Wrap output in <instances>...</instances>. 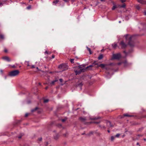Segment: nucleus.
Returning <instances> with one entry per match:
<instances>
[{
    "mask_svg": "<svg viewBox=\"0 0 146 146\" xmlns=\"http://www.w3.org/2000/svg\"><path fill=\"white\" fill-rule=\"evenodd\" d=\"M100 121L96 122V121H93V122H92V123H93L98 124V123H100Z\"/></svg>",
    "mask_w": 146,
    "mask_h": 146,
    "instance_id": "2f4dec72",
    "label": "nucleus"
},
{
    "mask_svg": "<svg viewBox=\"0 0 146 146\" xmlns=\"http://www.w3.org/2000/svg\"><path fill=\"white\" fill-rule=\"evenodd\" d=\"M79 119L82 122H83L86 120V118L84 117H80Z\"/></svg>",
    "mask_w": 146,
    "mask_h": 146,
    "instance_id": "9b49d317",
    "label": "nucleus"
},
{
    "mask_svg": "<svg viewBox=\"0 0 146 146\" xmlns=\"http://www.w3.org/2000/svg\"><path fill=\"white\" fill-rule=\"evenodd\" d=\"M103 57V56L102 54H101L99 56H98V60H100L102 59V58Z\"/></svg>",
    "mask_w": 146,
    "mask_h": 146,
    "instance_id": "a211bd4d",
    "label": "nucleus"
},
{
    "mask_svg": "<svg viewBox=\"0 0 146 146\" xmlns=\"http://www.w3.org/2000/svg\"><path fill=\"white\" fill-rule=\"evenodd\" d=\"M139 137L138 138H133V141H135L137 139H139Z\"/></svg>",
    "mask_w": 146,
    "mask_h": 146,
    "instance_id": "4c0bfd02",
    "label": "nucleus"
},
{
    "mask_svg": "<svg viewBox=\"0 0 146 146\" xmlns=\"http://www.w3.org/2000/svg\"><path fill=\"white\" fill-rule=\"evenodd\" d=\"M136 8L138 10H139L140 8V7L138 5H137L136 6Z\"/></svg>",
    "mask_w": 146,
    "mask_h": 146,
    "instance_id": "c85d7f7f",
    "label": "nucleus"
},
{
    "mask_svg": "<svg viewBox=\"0 0 146 146\" xmlns=\"http://www.w3.org/2000/svg\"><path fill=\"white\" fill-rule=\"evenodd\" d=\"M4 51L5 53H7V50L6 49H5L4 50Z\"/></svg>",
    "mask_w": 146,
    "mask_h": 146,
    "instance_id": "c03bdc74",
    "label": "nucleus"
},
{
    "mask_svg": "<svg viewBox=\"0 0 146 146\" xmlns=\"http://www.w3.org/2000/svg\"><path fill=\"white\" fill-rule=\"evenodd\" d=\"M143 117L144 118H146V115H144Z\"/></svg>",
    "mask_w": 146,
    "mask_h": 146,
    "instance_id": "13d9d810",
    "label": "nucleus"
},
{
    "mask_svg": "<svg viewBox=\"0 0 146 146\" xmlns=\"http://www.w3.org/2000/svg\"><path fill=\"white\" fill-rule=\"evenodd\" d=\"M53 72H49V73H50V74H52V73Z\"/></svg>",
    "mask_w": 146,
    "mask_h": 146,
    "instance_id": "680f3d73",
    "label": "nucleus"
},
{
    "mask_svg": "<svg viewBox=\"0 0 146 146\" xmlns=\"http://www.w3.org/2000/svg\"><path fill=\"white\" fill-rule=\"evenodd\" d=\"M48 143L47 142H46V146H47V145H48Z\"/></svg>",
    "mask_w": 146,
    "mask_h": 146,
    "instance_id": "bf43d9fd",
    "label": "nucleus"
},
{
    "mask_svg": "<svg viewBox=\"0 0 146 146\" xmlns=\"http://www.w3.org/2000/svg\"><path fill=\"white\" fill-rule=\"evenodd\" d=\"M3 59H4L5 60H7L8 61H10L11 60L10 59H9V57H8L7 56H4V57H3Z\"/></svg>",
    "mask_w": 146,
    "mask_h": 146,
    "instance_id": "f8f14e48",
    "label": "nucleus"
},
{
    "mask_svg": "<svg viewBox=\"0 0 146 146\" xmlns=\"http://www.w3.org/2000/svg\"><path fill=\"white\" fill-rule=\"evenodd\" d=\"M134 117V116L133 115H129L128 113L124 114L123 115V116L122 118L123 117Z\"/></svg>",
    "mask_w": 146,
    "mask_h": 146,
    "instance_id": "9d476101",
    "label": "nucleus"
},
{
    "mask_svg": "<svg viewBox=\"0 0 146 146\" xmlns=\"http://www.w3.org/2000/svg\"><path fill=\"white\" fill-rule=\"evenodd\" d=\"M143 14L145 15H146V11H145L143 12Z\"/></svg>",
    "mask_w": 146,
    "mask_h": 146,
    "instance_id": "864d4df0",
    "label": "nucleus"
},
{
    "mask_svg": "<svg viewBox=\"0 0 146 146\" xmlns=\"http://www.w3.org/2000/svg\"><path fill=\"white\" fill-rule=\"evenodd\" d=\"M93 65V66H95L96 65H97V66H98V63H97V62L96 61H94L93 63L92 64Z\"/></svg>",
    "mask_w": 146,
    "mask_h": 146,
    "instance_id": "2eb2a0df",
    "label": "nucleus"
},
{
    "mask_svg": "<svg viewBox=\"0 0 146 146\" xmlns=\"http://www.w3.org/2000/svg\"><path fill=\"white\" fill-rule=\"evenodd\" d=\"M48 101V99H45L44 100V102L45 103L47 102Z\"/></svg>",
    "mask_w": 146,
    "mask_h": 146,
    "instance_id": "7c9ffc66",
    "label": "nucleus"
},
{
    "mask_svg": "<svg viewBox=\"0 0 146 146\" xmlns=\"http://www.w3.org/2000/svg\"><path fill=\"white\" fill-rule=\"evenodd\" d=\"M143 140L145 141H146V139L145 138H144L143 139Z\"/></svg>",
    "mask_w": 146,
    "mask_h": 146,
    "instance_id": "338daca9",
    "label": "nucleus"
},
{
    "mask_svg": "<svg viewBox=\"0 0 146 146\" xmlns=\"http://www.w3.org/2000/svg\"><path fill=\"white\" fill-rule=\"evenodd\" d=\"M19 71L18 70H16L11 71L8 74V76H15L19 75Z\"/></svg>",
    "mask_w": 146,
    "mask_h": 146,
    "instance_id": "7ed1b4c3",
    "label": "nucleus"
},
{
    "mask_svg": "<svg viewBox=\"0 0 146 146\" xmlns=\"http://www.w3.org/2000/svg\"><path fill=\"white\" fill-rule=\"evenodd\" d=\"M100 117H97L93 118H92V119H100Z\"/></svg>",
    "mask_w": 146,
    "mask_h": 146,
    "instance_id": "c756f323",
    "label": "nucleus"
},
{
    "mask_svg": "<svg viewBox=\"0 0 146 146\" xmlns=\"http://www.w3.org/2000/svg\"><path fill=\"white\" fill-rule=\"evenodd\" d=\"M36 68L38 70H39V69H38V67H36Z\"/></svg>",
    "mask_w": 146,
    "mask_h": 146,
    "instance_id": "774afa93",
    "label": "nucleus"
},
{
    "mask_svg": "<svg viewBox=\"0 0 146 146\" xmlns=\"http://www.w3.org/2000/svg\"><path fill=\"white\" fill-rule=\"evenodd\" d=\"M12 67L13 68H15V66L14 65L12 66Z\"/></svg>",
    "mask_w": 146,
    "mask_h": 146,
    "instance_id": "6e6d98bb",
    "label": "nucleus"
},
{
    "mask_svg": "<svg viewBox=\"0 0 146 146\" xmlns=\"http://www.w3.org/2000/svg\"><path fill=\"white\" fill-rule=\"evenodd\" d=\"M38 109V108L37 107H36L35 108L32 109L31 110V111L32 112H34L36 110Z\"/></svg>",
    "mask_w": 146,
    "mask_h": 146,
    "instance_id": "aec40b11",
    "label": "nucleus"
},
{
    "mask_svg": "<svg viewBox=\"0 0 146 146\" xmlns=\"http://www.w3.org/2000/svg\"><path fill=\"white\" fill-rule=\"evenodd\" d=\"M125 36L126 40H129V42L128 43V44L131 47H133L134 46V42L132 40L133 36H130L127 34L125 35Z\"/></svg>",
    "mask_w": 146,
    "mask_h": 146,
    "instance_id": "f257e3e1",
    "label": "nucleus"
},
{
    "mask_svg": "<svg viewBox=\"0 0 146 146\" xmlns=\"http://www.w3.org/2000/svg\"><path fill=\"white\" fill-rule=\"evenodd\" d=\"M59 80L61 82H62L63 81V80L62 78L60 79Z\"/></svg>",
    "mask_w": 146,
    "mask_h": 146,
    "instance_id": "37998d69",
    "label": "nucleus"
},
{
    "mask_svg": "<svg viewBox=\"0 0 146 146\" xmlns=\"http://www.w3.org/2000/svg\"><path fill=\"white\" fill-rule=\"evenodd\" d=\"M77 0H71V1L72 3L76 1Z\"/></svg>",
    "mask_w": 146,
    "mask_h": 146,
    "instance_id": "a19ab883",
    "label": "nucleus"
},
{
    "mask_svg": "<svg viewBox=\"0 0 146 146\" xmlns=\"http://www.w3.org/2000/svg\"><path fill=\"white\" fill-rule=\"evenodd\" d=\"M93 65V66H95L96 65H97V66H98V63H97V62L96 61H94L93 63L92 64Z\"/></svg>",
    "mask_w": 146,
    "mask_h": 146,
    "instance_id": "dca6fc26",
    "label": "nucleus"
},
{
    "mask_svg": "<svg viewBox=\"0 0 146 146\" xmlns=\"http://www.w3.org/2000/svg\"><path fill=\"white\" fill-rule=\"evenodd\" d=\"M35 68V66L34 65H32L31 66V68Z\"/></svg>",
    "mask_w": 146,
    "mask_h": 146,
    "instance_id": "49530a36",
    "label": "nucleus"
},
{
    "mask_svg": "<svg viewBox=\"0 0 146 146\" xmlns=\"http://www.w3.org/2000/svg\"><path fill=\"white\" fill-rule=\"evenodd\" d=\"M55 80L52 81L51 83H50V85L51 86L54 85L55 84V82H57L58 81V78H57L56 77L55 78Z\"/></svg>",
    "mask_w": 146,
    "mask_h": 146,
    "instance_id": "0eeeda50",
    "label": "nucleus"
},
{
    "mask_svg": "<svg viewBox=\"0 0 146 146\" xmlns=\"http://www.w3.org/2000/svg\"><path fill=\"white\" fill-rule=\"evenodd\" d=\"M107 125H109L111 127H113V126L111 124V123L110 121H107Z\"/></svg>",
    "mask_w": 146,
    "mask_h": 146,
    "instance_id": "6ab92c4d",
    "label": "nucleus"
},
{
    "mask_svg": "<svg viewBox=\"0 0 146 146\" xmlns=\"http://www.w3.org/2000/svg\"><path fill=\"white\" fill-rule=\"evenodd\" d=\"M54 139L55 140H57L58 139L59 137V135L58 134H56L54 136Z\"/></svg>",
    "mask_w": 146,
    "mask_h": 146,
    "instance_id": "4468645a",
    "label": "nucleus"
},
{
    "mask_svg": "<svg viewBox=\"0 0 146 146\" xmlns=\"http://www.w3.org/2000/svg\"><path fill=\"white\" fill-rule=\"evenodd\" d=\"M0 38L1 39H3L4 38V36L3 35H0Z\"/></svg>",
    "mask_w": 146,
    "mask_h": 146,
    "instance_id": "473e14b6",
    "label": "nucleus"
},
{
    "mask_svg": "<svg viewBox=\"0 0 146 146\" xmlns=\"http://www.w3.org/2000/svg\"><path fill=\"white\" fill-rule=\"evenodd\" d=\"M44 53L45 54H50L51 53V52H48L47 51H46Z\"/></svg>",
    "mask_w": 146,
    "mask_h": 146,
    "instance_id": "a878e982",
    "label": "nucleus"
},
{
    "mask_svg": "<svg viewBox=\"0 0 146 146\" xmlns=\"http://www.w3.org/2000/svg\"><path fill=\"white\" fill-rule=\"evenodd\" d=\"M112 46H113V47L114 48H115L117 46V44H112Z\"/></svg>",
    "mask_w": 146,
    "mask_h": 146,
    "instance_id": "5701e85b",
    "label": "nucleus"
},
{
    "mask_svg": "<svg viewBox=\"0 0 146 146\" xmlns=\"http://www.w3.org/2000/svg\"><path fill=\"white\" fill-rule=\"evenodd\" d=\"M125 6H126L125 4H123L122 5H121L120 6V7L125 8Z\"/></svg>",
    "mask_w": 146,
    "mask_h": 146,
    "instance_id": "b1692460",
    "label": "nucleus"
},
{
    "mask_svg": "<svg viewBox=\"0 0 146 146\" xmlns=\"http://www.w3.org/2000/svg\"><path fill=\"white\" fill-rule=\"evenodd\" d=\"M27 9H30L31 8V6H28V7H27Z\"/></svg>",
    "mask_w": 146,
    "mask_h": 146,
    "instance_id": "a18cd8bd",
    "label": "nucleus"
},
{
    "mask_svg": "<svg viewBox=\"0 0 146 146\" xmlns=\"http://www.w3.org/2000/svg\"><path fill=\"white\" fill-rule=\"evenodd\" d=\"M120 134H117L115 135V137H119L120 136Z\"/></svg>",
    "mask_w": 146,
    "mask_h": 146,
    "instance_id": "c9c22d12",
    "label": "nucleus"
},
{
    "mask_svg": "<svg viewBox=\"0 0 146 146\" xmlns=\"http://www.w3.org/2000/svg\"><path fill=\"white\" fill-rule=\"evenodd\" d=\"M137 145H139L140 146V145H139V143L138 142H137Z\"/></svg>",
    "mask_w": 146,
    "mask_h": 146,
    "instance_id": "052dcab7",
    "label": "nucleus"
},
{
    "mask_svg": "<svg viewBox=\"0 0 146 146\" xmlns=\"http://www.w3.org/2000/svg\"><path fill=\"white\" fill-rule=\"evenodd\" d=\"M58 68L62 71L65 70L68 68V66L67 65L65 64H60L58 66Z\"/></svg>",
    "mask_w": 146,
    "mask_h": 146,
    "instance_id": "20e7f679",
    "label": "nucleus"
},
{
    "mask_svg": "<svg viewBox=\"0 0 146 146\" xmlns=\"http://www.w3.org/2000/svg\"><path fill=\"white\" fill-rule=\"evenodd\" d=\"M24 135V134L22 133L20 134L18 136V138L19 139H21L22 137Z\"/></svg>",
    "mask_w": 146,
    "mask_h": 146,
    "instance_id": "4be33fe9",
    "label": "nucleus"
},
{
    "mask_svg": "<svg viewBox=\"0 0 146 146\" xmlns=\"http://www.w3.org/2000/svg\"><path fill=\"white\" fill-rule=\"evenodd\" d=\"M137 1L141 4H146V1L144 0H137Z\"/></svg>",
    "mask_w": 146,
    "mask_h": 146,
    "instance_id": "1a4fd4ad",
    "label": "nucleus"
},
{
    "mask_svg": "<svg viewBox=\"0 0 146 146\" xmlns=\"http://www.w3.org/2000/svg\"><path fill=\"white\" fill-rule=\"evenodd\" d=\"M121 57V54L119 53L113 54L112 57L111 58V60H113L114 59L119 60Z\"/></svg>",
    "mask_w": 146,
    "mask_h": 146,
    "instance_id": "39448f33",
    "label": "nucleus"
},
{
    "mask_svg": "<svg viewBox=\"0 0 146 146\" xmlns=\"http://www.w3.org/2000/svg\"><path fill=\"white\" fill-rule=\"evenodd\" d=\"M99 126L100 127H101V125H99ZM102 128H104V129H105V128H106V127H105V126H102Z\"/></svg>",
    "mask_w": 146,
    "mask_h": 146,
    "instance_id": "8fccbe9b",
    "label": "nucleus"
},
{
    "mask_svg": "<svg viewBox=\"0 0 146 146\" xmlns=\"http://www.w3.org/2000/svg\"><path fill=\"white\" fill-rule=\"evenodd\" d=\"M121 0L122 3H123V2L126 1L125 0Z\"/></svg>",
    "mask_w": 146,
    "mask_h": 146,
    "instance_id": "de8ad7c7",
    "label": "nucleus"
},
{
    "mask_svg": "<svg viewBox=\"0 0 146 146\" xmlns=\"http://www.w3.org/2000/svg\"><path fill=\"white\" fill-rule=\"evenodd\" d=\"M93 67L92 65H90L89 66L86 67V69L82 68V67L81 66H79L77 68L79 69L78 70H74V72L76 73V75H78L80 74L82 72H84L88 68H91Z\"/></svg>",
    "mask_w": 146,
    "mask_h": 146,
    "instance_id": "f03ea898",
    "label": "nucleus"
},
{
    "mask_svg": "<svg viewBox=\"0 0 146 146\" xmlns=\"http://www.w3.org/2000/svg\"><path fill=\"white\" fill-rule=\"evenodd\" d=\"M29 115V114L28 113H26L25 115V117H27Z\"/></svg>",
    "mask_w": 146,
    "mask_h": 146,
    "instance_id": "79ce46f5",
    "label": "nucleus"
},
{
    "mask_svg": "<svg viewBox=\"0 0 146 146\" xmlns=\"http://www.w3.org/2000/svg\"><path fill=\"white\" fill-rule=\"evenodd\" d=\"M83 84L82 83H80L78 84V86H80V87H81Z\"/></svg>",
    "mask_w": 146,
    "mask_h": 146,
    "instance_id": "72a5a7b5",
    "label": "nucleus"
},
{
    "mask_svg": "<svg viewBox=\"0 0 146 146\" xmlns=\"http://www.w3.org/2000/svg\"><path fill=\"white\" fill-rule=\"evenodd\" d=\"M114 137H113V136H112L111 137V141H113V140L114 139Z\"/></svg>",
    "mask_w": 146,
    "mask_h": 146,
    "instance_id": "cd10ccee",
    "label": "nucleus"
},
{
    "mask_svg": "<svg viewBox=\"0 0 146 146\" xmlns=\"http://www.w3.org/2000/svg\"><path fill=\"white\" fill-rule=\"evenodd\" d=\"M113 64V63H111L110 64H108V65H110V66H111V65H112Z\"/></svg>",
    "mask_w": 146,
    "mask_h": 146,
    "instance_id": "3c124183",
    "label": "nucleus"
},
{
    "mask_svg": "<svg viewBox=\"0 0 146 146\" xmlns=\"http://www.w3.org/2000/svg\"><path fill=\"white\" fill-rule=\"evenodd\" d=\"M65 2L68 3L70 0H63Z\"/></svg>",
    "mask_w": 146,
    "mask_h": 146,
    "instance_id": "e433bc0d",
    "label": "nucleus"
},
{
    "mask_svg": "<svg viewBox=\"0 0 146 146\" xmlns=\"http://www.w3.org/2000/svg\"><path fill=\"white\" fill-rule=\"evenodd\" d=\"M68 132H66L65 133L62 134V136L64 137H67L68 135Z\"/></svg>",
    "mask_w": 146,
    "mask_h": 146,
    "instance_id": "ddd939ff",
    "label": "nucleus"
},
{
    "mask_svg": "<svg viewBox=\"0 0 146 146\" xmlns=\"http://www.w3.org/2000/svg\"><path fill=\"white\" fill-rule=\"evenodd\" d=\"M121 64V63H118V65H120Z\"/></svg>",
    "mask_w": 146,
    "mask_h": 146,
    "instance_id": "0e129e2a",
    "label": "nucleus"
},
{
    "mask_svg": "<svg viewBox=\"0 0 146 146\" xmlns=\"http://www.w3.org/2000/svg\"><path fill=\"white\" fill-rule=\"evenodd\" d=\"M120 45L121 46V48L122 49L125 48L127 46V44L124 42L123 41H121V42Z\"/></svg>",
    "mask_w": 146,
    "mask_h": 146,
    "instance_id": "423d86ee",
    "label": "nucleus"
},
{
    "mask_svg": "<svg viewBox=\"0 0 146 146\" xmlns=\"http://www.w3.org/2000/svg\"><path fill=\"white\" fill-rule=\"evenodd\" d=\"M116 8H117L116 6L115 5H114L112 7V10H114Z\"/></svg>",
    "mask_w": 146,
    "mask_h": 146,
    "instance_id": "393cba45",
    "label": "nucleus"
},
{
    "mask_svg": "<svg viewBox=\"0 0 146 146\" xmlns=\"http://www.w3.org/2000/svg\"><path fill=\"white\" fill-rule=\"evenodd\" d=\"M55 56L54 55H52V58H54Z\"/></svg>",
    "mask_w": 146,
    "mask_h": 146,
    "instance_id": "603ef678",
    "label": "nucleus"
},
{
    "mask_svg": "<svg viewBox=\"0 0 146 146\" xmlns=\"http://www.w3.org/2000/svg\"><path fill=\"white\" fill-rule=\"evenodd\" d=\"M85 135H86L85 133V132H84V133H82V135H85Z\"/></svg>",
    "mask_w": 146,
    "mask_h": 146,
    "instance_id": "e2e57ef3",
    "label": "nucleus"
},
{
    "mask_svg": "<svg viewBox=\"0 0 146 146\" xmlns=\"http://www.w3.org/2000/svg\"><path fill=\"white\" fill-rule=\"evenodd\" d=\"M93 134V132L92 131H90L88 133L86 134V135L90 137L91 135Z\"/></svg>",
    "mask_w": 146,
    "mask_h": 146,
    "instance_id": "f3484780",
    "label": "nucleus"
},
{
    "mask_svg": "<svg viewBox=\"0 0 146 146\" xmlns=\"http://www.w3.org/2000/svg\"><path fill=\"white\" fill-rule=\"evenodd\" d=\"M74 59L73 58L70 59V61L72 63H74Z\"/></svg>",
    "mask_w": 146,
    "mask_h": 146,
    "instance_id": "bb28decb",
    "label": "nucleus"
},
{
    "mask_svg": "<svg viewBox=\"0 0 146 146\" xmlns=\"http://www.w3.org/2000/svg\"><path fill=\"white\" fill-rule=\"evenodd\" d=\"M107 66V64H99L98 66H96V67H101L102 68H105V66Z\"/></svg>",
    "mask_w": 146,
    "mask_h": 146,
    "instance_id": "6e6552de",
    "label": "nucleus"
},
{
    "mask_svg": "<svg viewBox=\"0 0 146 146\" xmlns=\"http://www.w3.org/2000/svg\"><path fill=\"white\" fill-rule=\"evenodd\" d=\"M20 122H21V121H20V120H19V121H17L16 122V124H17L18 123H19Z\"/></svg>",
    "mask_w": 146,
    "mask_h": 146,
    "instance_id": "ea45409f",
    "label": "nucleus"
},
{
    "mask_svg": "<svg viewBox=\"0 0 146 146\" xmlns=\"http://www.w3.org/2000/svg\"><path fill=\"white\" fill-rule=\"evenodd\" d=\"M88 48V50L89 51L90 53V54H91V50L90 49V48Z\"/></svg>",
    "mask_w": 146,
    "mask_h": 146,
    "instance_id": "f704fd0d",
    "label": "nucleus"
},
{
    "mask_svg": "<svg viewBox=\"0 0 146 146\" xmlns=\"http://www.w3.org/2000/svg\"><path fill=\"white\" fill-rule=\"evenodd\" d=\"M59 0H56L54 1L53 2V4H57L58 2H59Z\"/></svg>",
    "mask_w": 146,
    "mask_h": 146,
    "instance_id": "412c9836",
    "label": "nucleus"
},
{
    "mask_svg": "<svg viewBox=\"0 0 146 146\" xmlns=\"http://www.w3.org/2000/svg\"><path fill=\"white\" fill-rule=\"evenodd\" d=\"M3 5V4L2 3H0V5Z\"/></svg>",
    "mask_w": 146,
    "mask_h": 146,
    "instance_id": "69168bd1",
    "label": "nucleus"
},
{
    "mask_svg": "<svg viewBox=\"0 0 146 146\" xmlns=\"http://www.w3.org/2000/svg\"><path fill=\"white\" fill-rule=\"evenodd\" d=\"M123 52L124 53H125L126 55L127 53L125 51H123Z\"/></svg>",
    "mask_w": 146,
    "mask_h": 146,
    "instance_id": "5fc2aeb1",
    "label": "nucleus"
},
{
    "mask_svg": "<svg viewBox=\"0 0 146 146\" xmlns=\"http://www.w3.org/2000/svg\"><path fill=\"white\" fill-rule=\"evenodd\" d=\"M66 120V119H62V121L63 122H64Z\"/></svg>",
    "mask_w": 146,
    "mask_h": 146,
    "instance_id": "09e8293b",
    "label": "nucleus"
},
{
    "mask_svg": "<svg viewBox=\"0 0 146 146\" xmlns=\"http://www.w3.org/2000/svg\"><path fill=\"white\" fill-rule=\"evenodd\" d=\"M38 141H42V137L39 138L38 139Z\"/></svg>",
    "mask_w": 146,
    "mask_h": 146,
    "instance_id": "58836bf2",
    "label": "nucleus"
},
{
    "mask_svg": "<svg viewBox=\"0 0 146 146\" xmlns=\"http://www.w3.org/2000/svg\"><path fill=\"white\" fill-rule=\"evenodd\" d=\"M48 86H47V87H45V89L46 90H47V89H48Z\"/></svg>",
    "mask_w": 146,
    "mask_h": 146,
    "instance_id": "4d7b16f0",
    "label": "nucleus"
}]
</instances>
